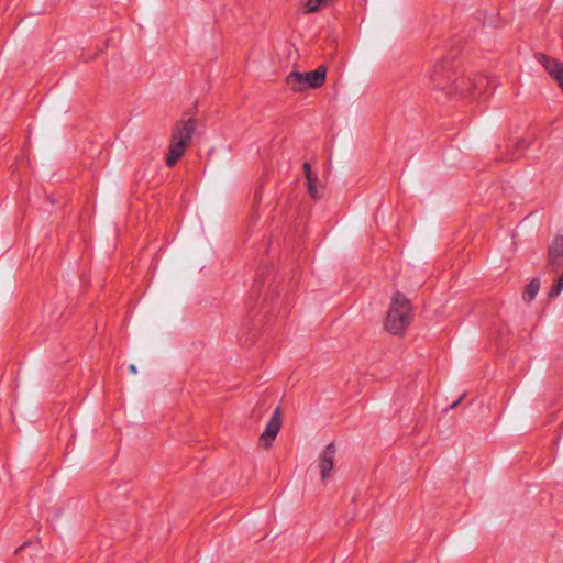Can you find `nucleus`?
I'll return each instance as SVG.
<instances>
[{
    "label": "nucleus",
    "mask_w": 563,
    "mask_h": 563,
    "mask_svg": "<svg viewBox=\"0 0 563 563\" xmlns=\"http://www.w3.org/2000/svg\"><path fill=\"white\" fill-rule=\"evenodd\" d=\"M462 398H463V396H462V397H460L456 401H454V402L450 406V408H451V409L456 408V406L461 402Z\"/></svg>",
    "instance_id": "obj_14"
},
{
    "label": "nucleus",
    "mask_w": 563,
    "mask_h": 563,
    "mask_svg": "<svg viewBox=\"0 0 563 563\" xmlns=\"http://www.w3.org/2000/svg\"><path fill=\"white\" fill-rule=\"evenodd\" d=\"M328 2H306L305 5L301 8V10L305 13H312L319 11L323 4H327Z\"/></svg>",
    "instance_id": "obj_11"
},
{
    "label": "nucleus",
    "mask_w": 563,
    "mask_h": 563,
    "mask_svg": "<svg viewBox=\"0 0 563 563\" xmlns=\"http://www.w3.org/2000/svg\"><path fill=\"white\" fill-rule=\"evenodd\" d=\"M327 68L321 65L313 71L308 73H299L291 71L287 78L286 82L290 89L294 91H303L307 88H320L325 80Z\"/></svg>",
    "instance_id": "obj_4"
},
{
    "label": "nucleus",
    "mask_w": 563,
    "mask_h": 563,
    "mask_svg": "<svg viewBox=\"0 0 563 563\" xmlns=\"http://www.w3.org/2000/svg\"><path fill=\"white\" fill-rule=\"evenodd\" d=\"M196 120L188 119L176 123L169 145L168 155L166 157V165L172 167L184 155L186 146L191 141L196 131Z\"/></svg>",
    "instance_id": "obj_2"
},
{
    "label": "nucleus",
    "mask_w": 563,
    "mask_h": 563,
    "mask_svg": "<svg viewBox=\"0 0 563 563\" xmlns=\"http://www.w3.org/2000/svg\"><path fill=\"white\" fill-rule=\"evenodd\" d=\"M282 428L280 420V410L276 408L261 435V440L265 443V445H271V442L277 437L279 430Z\"/></svg>",
    "instance_id": "obj_8"
},
{
    "label": "nucleus",
    "mask_w": 563,
    "mask_h": 563,
    "mask_svg": "<svg viewBox=\"0 0 563 563\" xmlns=\"http://www.w3.org/2000/svg\"><path fill=\"white\" fill-rule=\"evenodd\" d=\"M317 181H318V177H317V175L314 173L311 174V178L310 179H307L308 190H309L310 196L313 199L318 198Z\"/></svg>",
    "instance_id": "obj_10"
},
{
    "label": "nucleus",
    "mask_w": 563,
    "mask_h": 563,
    "mask_svg": "<svg viewBox=\"0 0 563 563\" xmlns=\"http://www.w3.org/2000/svg\"><path fill=\"white\" fill-rule=\"evenodd\" d=\"M519 155H520L519 153L514 152V153H511L510 158H511V159L518 158V157H519Z\"/></svg>",
    "instance_id": "obj_17"
},
{
    "label": "nucleus",
    "mask_w": 563,
    "mask_h": 563,
    "mask_svg": "<svg viewBox=\"0 0 563 563\" xmlns=\"http://www.w3.org/2000/svg\"><path fill=\"white\" fill-rule=\"evenodd\" d=\"M303 170H305V174H306V178L310 179L311 178V174H313V172H312L311 166H310L309 163H305L303 164Z\"/></svg>",
    "instance_id": "obj_12"
},
{
    "label": "nucleus",
    "mask_w": 563,
    "mask_h": 563,
    "mask_svg": "<svg viewBox=\"0 0 563 563\" xmlns=\"http://www.w3.org/2000/svg\"><path fill=\"white\" fill-rule=\"evenodd\" d=\"M540 288V280L539 279H532L523 291V299L526 301H531L537 296Z\"/></svg>",
    "instance_id": "obj_9"
},
{
    "label": "nucleus",
    "mask_w": 563,
    "mask_h": 563,
    "mask_svg": "<svg viewBox=\"0 0 563 563\" xmlns=\"http://www.w3.org/2000/svg\"><path fill=\"white\" fill-rule=\"evenodd\" d=\"M129 369H130V371H131V373H133V374H136V372H137V371H136V366H135L134 364H131V365L129 366Z\"/></svg>",
    "instance_id": "obj_16"
},
{
    "label": "nucleus",
    "mask_w": 563,
    "mask_h": 563,
    "mask_svg": "<svg viewBox=\"0 0 563 563\" xmlns=\"http://www.w3.org/2000/svg\"><path fill=\"white\" fill-rule=\"evenodd\" d=\"M549 267L560 273L555 284L549 291V297H558L563 289V235L556 236L549 247Z\"/></svg>",
    "instance_id": "obj_5"
},
{
    "label": "nucleus",
    "mask_w": 563,
    "mask_h": 563,
    "mask_svg": "<svg viewBox=\"0 0 563 563\" xmlns=\"http://www.w3.org/2000/svg\"><path fill=\"white\" fill-rule=\"evenodd\" d=\"M261 199H262V195H261L258 191H257V192H255L254 200H255L256 202H260V201H261Z\"/></svg>",
    "instance_id": "obj_15"
},
{
    "label": "nucleus",
    "mask_w": 563,
    "mask_h": 563,
    "mask_svg": "<svg viewBox=\"0 0 563 563\" xmlns=\"http://www.w3.org/2000/svg\"><path fill=\"white\" fill-rule=\"evenodd\" d=\"M275 277L273 268H264L261 273H257L253 284V294L257 296L256 305L260 303V299L263 302L273 299L276 291Z\"/></svg>",
    "instance_id": "obj_6"
},
{
    "label": "nucleus",
    "mask_w": 563,
    "mask_h": 563,
    "mask_svg": "<svg viewBox=\"0 0 563 563\" xmlns=\"http://www.w3.org/2000/svg\"><path fill=\"white\" fill-rule=\"evenodd\" d=\"M517 148H518V151L519 150H525L526 148V141L525 140L517 141Z\"/></svg>",
    "instance_id": "obj_13"
},
{
    "label": "nucleus",
    "mask_w": 563,
    "mask_h": 563,
    "mask_svg": "<svg viewBox=\"0 0 563 563\" xmlns=\"http://www.w3.org/2000/svg\"><path fill=\"white\" fill-rule=\"evenodd\" d=\"M336 453V448L333 443H330L325 446L319 457V470L321 479L324 482L329 476L330 472L334 465V457Z\"/></svg>",
    "instance_id": "obj_7"
},
{
    "label": "nucleus",
    "mask_w": 563,
    "mask_h": 563,
    "mask_svg": "<svg viewBox=\"0 0 563 563\" xmlns=\"http://www.w3.org/2000/svg\"><path fill=\"white\" fill-rule=\"evenodd\" d=\"M454 54L450 57L438 53L434 57L429 79L435 89L445 91L450 97H463L470 95L489 96L498 85L495 77L474 75L464 76L460 71L459 65L453 64Z\"/></svg>",
    "instance_id": "obj_1"
},
{
    "label": "nucleus",
    "mask_w": 563,
    "mask_h": 563,
    "mask_svg": "<svg viewBox=\"0 0 563 563\" xmlns=\"http://www.w3.org/2000/svg\"><path fill=\"white\" fill-rule=\"evenodd\" d=\"M410 321V302L402 294L397 292L386 316V330L391 334H401Z\"/></svg>",
    "instance_id": "obj_3"
}]
</instances>
